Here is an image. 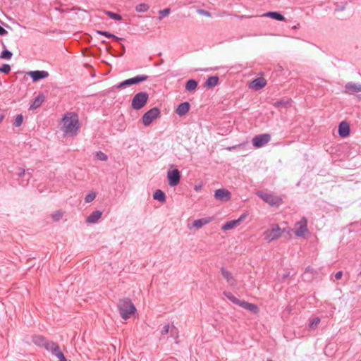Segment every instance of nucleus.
Returning <instances> with one entry per match:
<instances>
[{
    "instance_id": "obj_1",
    "label": "nucleus",
    "mask_w": 361,
    "mask_h": 361,
    "mask_svg": "<svg viewBox=\"0 0 361 361\" xmlns=\"http://www.w3.org/2000/svg\"><path fill=\"white\" fill-rule=\"evenodd\" d=\"M62 121L63 125L62 130L68 136H75L80 128L79 117L75 112H67L64 114Z\"/></svg>"
},
{
    "instance_id": "obj_2",
    "label": "nucleus",
    "mask_w": 361,
    "mask_h": 361,
    "mask_svg": "<svg viewBox=\"0 0 361 361\" xmlns=\"http://www.w3.org/2000/svg\"><path fill=\"white\" fill-rule=\"evenodd\" d=\"M118 309L121 317L126 320L136 311L135 305L130 299H122L118 301Z\"/></svg>"
},
{
    "instance_id": "obj_3",
    "label": "nucleus",
    "mask_w": 361,
    "mask_h": 361,
    "mask_svg": "<svg viewBox=\"0 0 361 361\" xmlns=\"http://www.w3.org/2000/svg\"><path fill=\"white\" fill-rule=\"evenodd\" d=\"M223 294L233 303L240 306L243 309H245L253 313H257L259 312V307L257 305L244 300H240L234 296L231 292L224 291Z\"/></svg>"
},
{
    "instance_id": "obj_4",
    "label": "nucleus",
    "mask_w": 361,
    "mask_h": 361,
    "mask_svg": "<svg viewBox=\"0 0 361 361\" xmlns=\"http://www.w3.org/2000/svg\"><path fill=\"white\" fill-rule=\"evenodd\" d=\"M256 195L271 207H279L283 203L282 198L274 195L273 193H267L259 190L256 192Z\"/></svg>"
},
{
    "instance_id": "obj_5",
    "label": "nucleus",
    "mask_w": 361,
    "mask_h": 361,
    "mask_svg": "<svg viewBox=\"0 0 361 361\" xmlns=\"http://www.w3.org/2000/svg\"><path fill=\"white\" fill-rule=\"evenodd\" d=\"M149 99V94L146 92H140L133 98L131 106L133 109L140 110L143 108Z\"/></svg>"
},
{
    "instance_id": "obj_6",
    "label": "nucleus",
    "mask_w": 361,
    "mask_h": 361,
    "mask_svg": "<svg viewBox=\"0 0 361 361\" xmlns=\"http://www.w3.org/2000/svg\"><path fill=\"white\" fill-rule=\"evenodd\" d=\"M283 233V231L279 227L278 224L274 225L271 228L267 230L264 232L263 235L264 240L267 242L279 238Z\"/></svg>"
},
{
    "instance_id": "obj_7",
    "label": "nucleus",
    "mask_w": 361,
    "mask_h": 361,
    "mask_svg": "<svg viewBox=\"0 0 361 361\" xmlns=\"http://www.w3.org/2000/svg\"><path fill=\"white\" fill-rule=\"evenodd\" d=\"M160 116V110L154 107L147 111L142 117V123L145 126H149L154 119Z\"/></svg>"
},
{
    "instance_id": "obj_8",
    "label": "nucleus",
    "mask_w": 361,
    "mask_h": 361,
    "mask_svg": "<svg viewBox=\"0 0 361 361\" xmlns=\"http://www.w3.org/2000/svg\"><path fill=\"white\" fill-rule=\"evenodd\" d=\"M307 231V220L305 217H302L295 224V235L298 237H303Z\"/></svg>"
},
{
    "instance_id": "obj_9",
    "label": "nucleus",
    "mask_w": 361,
    "mask_h": 361,
    "mask_svg": "<svg viewBox=\"0 0 361 361\" xmlns=\"http://www.w3.org/2000/svg\"><path fill=\"white\" fill-rule=\"evenodd\" d=\"M271 140L269 134H261L256 135L252 139V145L256 148H259L267 144Z\"/></svg>"
},
{
    "instance_id": "obj_10",
    "label": "nucleus",
    "mask_w": 361,
    "mask_h": 361,
    "mask_svg": "<svg viewBox=\"0 0 361 361\" xmlns=\"http://www.w3.org/2000/svg\"><path fill=\"white\" fill-rule=\"evenodd\" d=\"M167 178L170 186L174 187L177 185L180 180V173L178 169H175L172 171H169L167 173Z\"/></svg>"
},
{
    "instance_id": "obj_11",
    "label": "nucleus",
    "mask_w": 361,
    "mask_h": 361,
    "mask_svg": "<svg viewBox=\"0 0 361 361\" xmlns=\"http://www.w3.org/2000/svg\"><path fill=\"white\" fill-rule=\"evenodd\" d=\"M247 216V214L244 213L242 215H240V216L238 219L227 221L226 224H224L222 226L221 229L223 231H228V230L233 229V228L238 226L240 224V223L246 219Z\"/></svg>"
},
{
    "instance_id": "obj_12",
    "label": "nucleus",
    "mask_w": 361,
    "mask_h": 361,
    "mask_svg": "<svg viewBox=\"0 0 361 361\" xmlns=\"http://www.w3.org/2000/svg\"><path fill=\"white\" fill-rule=\"evenodd\" d=\"M214 197L216 200L227 202L230 200L231 194L226 189H218L215 191Z\"/></svg>"
},
{
    "instance_id": "obj_13",
    "label": "nucleus",
    "mask_w": 361,
    "mask_h": 361,
    "mask_svg": "<svg viewBox=\"0 0 361 361\" xmlns=\"http://www.w3.org/2000/svg\"><path fill=\"white\" fill-rule=\"evenodd\" d=\"M32 343L38 347H42L45 349L50 343V341L47 340L44 336L42 335H33L32 336Z\"/></svg>"
},
{
    "instance_id": "obj_14",
    "label": "nucleus",
    "mask_w": 361,
    "mask_h": 361,
    "mask_svg": "<svg viewBox=\"0 0 361 361\" xmlns=\"http://www.w3.org/2000/svg\"><path fill=\"white\" fill-rule=\"evenodd\" d=\"M27 75L32 78L34 82H36L47 78L49 76V73L45 71H34L28 72Z\"/></svg>"
},
{
    "instance_id": "obj_15",
    "label": "nucleus",
    "mask_w": 361,
    "mask_h": 361,
    "mask_svg": "<svg viewBox=\"0 0 361 361\" xmlns=\"http://www.w3.org/2000/svg\"><path fill=\"white\" fill-rule=\"evenodd\" d=\"M267 85V80L264 78H257L253 80L249 87L251 89L259 90L265 87Z\"/></svg>"
},
{
    "instance_id": "obj_16",
    "label": "nucleus",
    "mask_w": 361,
    "mask_h": 361,
    "mask_svg": "<svg viewBox=\"0 0 361 361\" xmlns=\"http://www.w3.org/2000/svg\"><path fill=\"white\" fill-rule=\"evenodd\" d=\"M359 92H361V85L350 82L345 85L344 92L346 94H352Z\"/></svg>"
},
{
    "instance_id": "obj_17",
    "label": "nucleus",
    "mask_w": 361,
    "mask_h": 361,
    "mask_svg": "<svg viewBox=\"0 0 361 361\" xmlns=\"http://www.w3.org/2000/svg\"><path fill=\"white\" fill-rule=\"evenodd\" d=\"M350 131V126L347 122L343 121L339 124L338 134L341 137H345L349 135Z\"/></svg>"
},
{
    "instance_id": "obj_18",
    "label": "nucleus",
    "mask_w": 361,
    "mask_h": 361,
    "mask_svg": "<svg viewBox=\"0 0 361 361\" xmlns=\"http://www.w3.org/2000/svg\"><path fill=\"white\" fill-rule=\"evenodd\" d=\"M190 107V105L189 102H188L180 103L178 106V107L176 110V113L179 116H185L189 111Z\"/></svg>"
},
{
    "instance_id": "obj_19",
    "label": "nucleus",
    "mask_w": 361,
    "mask_h": 361,
    "mask_svg": "<svg viewBox=\"0 0 361 361\" xmlns=\"http://www.w3.org/2000/svg\"><path fill=\"white\" fill-rule=\"evenodd\" d=\"M221 273L223 277L226 280L228 283H229L231 286L235 285V280L230 271H228L225 268L222 267L221 269Z\"/></svg>"
},
{
    "instance_id": "obj_20",
    "label": "nucleus",
    "mask_w": 361,
    "mask_h": 361,
    "mask_svg": "<svg viewBox=\"0 0 361 361\" xmlns=\"http://www.w3.org/2000/svg\"><path fill=\"white\" fill-rule=\"evenodd\" d=\"M213 220V217L202 218L195 220L192 223V226L197 229H200L203 226L209 224Z\"/></svg>"
},
{
    "instance_id": "obj_21",
    "label": "nucleus",
    "mask_w": 361,
    "mask_h": 361,
    "mask_svg": "<svg viewBox=\"0 0 361 361\" xmlns=\"http://www.w3.org/2000/svg\"><path fill=\"white\" fill-rule=\"evenodd\" d=\"M262 16L269 17L272 19L283 21L285 20V17L280 13L276 11H269L262 15Z\"/></svg>"
},
{
    "instance_id": "obj_22",
    "label": "nucleus",
    "mask_w": 361,
    "mask_h": 361,
    "mask_svg": "<svg viewBox=\"0 0 361 361\" xmlns=\"http://www.w3.org/2000/svg\"><path fill=\"white\" fill-rule=\"evenodd\" d=\"M102 213L99 211H94L87 218V222L90 224H95L101 218Z\"/></svg>"
},
{
    "instance_id": "obj_23",
    "label": "nucleus",
    "mask_w": 361,
    "mask_h": 361,
    "mask_svg": "<svg viewBox=\"0 0 361 361\" xmlns=\"http://www.w3.org/2000/svg\"><path fill=\"white\" fill-rule=\"evenodd\" d=\"M44 101V96L42 94H39L37 96L32 104L30 105V109H36L38 107H39L43 102Z\"/></svg>"
},
{
    "instance_id": "obj_24",
    "label": "nucleus",
    "mask_w": 361,
    "mask_h": 361,
    "mask_svg": "<svg viewBox=\"0 0 361 361\" xmlns=\"http://www.w3.org/2000/svg\"><path fill=\"white\" fill-rule=\"evenodd\" d=\"M46 350L51 352L55 356L57 355V353L61 352L59 345L54 341L50 342Z\"/></svg>"
},
{
    "instance_id": "obj_25",
    "label": "nucleus",
    "mask_w": 361,
    "mask_h": 361,
    "mask_svg": "<svg viewBox=\"0 0 361 361\" xmlns=\"http://www.w3.org/2000/svg\"><path fill=\"white\" fill-rule=\"evenodd\" d=\"M169 331L171 332V334H176V336H178V329H176V327L172 326L171 329H170L169 324H166L163 326L161 331V336H164L166 335Z\"/></svg>"
},
{
    "instance_id": "obj_26",
    "label": "nucleus",
    "mask_w": 361,
    "mask_h": 361,
    "mask_svg": "<svg viewBox=\"0 0 361 361\" xmlns=\"http://www.w3.org/2000/svg\"><path fill=\"white\" fill-rule=\"evenodd\" d=\"M219 82V78L217 76H211L209 77L207 81L205 82V86L207 87H213L216 86Z\"/></svg>"
},
{
    "instance_id": "obj_27",
    "label": "nucleus",
    "mask_w": 361,
    "mask_h": 361,
    "mask_svg": "<svg viewBox=\"0 0 361 361\" xmlns=\"http://www.w3.org/2000/svg\"><path fill=\"white\" fill-rule=\"evenodd\" d=\"M97 33H98L99 35H104L108 38H112L113 39H114L116 42H120V41H122L124 39L123 38L118 37L117 36H116L107 31L97 30Z\"/></svg>"
},
{
    "instance_id": "obj_28",
    "label": "nucleus",
    "mask_w": 361,
    "mask_h": 361,
    "mask_svg": "<svg viewBox=\"0 0 361 361\" xmlns=\"http://www.w3.org/2000/svg\"><path fill=\"white\" fill-rule=\"evenodd\" d=\"M149 78V76L147 75H138L135 77L131 78V82L133 85L138 84L140 82L146 81Z\"/></svg>"
},
{
    "instance_id": "obj_29",
    "label": "nucleus",
    "mask_w": 361,
    "mask_h": 361,
    "mask_svg": "<svg viewBox=\"0 0 361 361\" xmlns=\"http://www.w3.org/2000/svg\"><path fill=\"white\" fill-rule=\"evenodd\" d=\"M197 87V82L194 79L188 80L185 84V89L189 92L194 91Z\"/></svg>"
},
{
    "instance_id": "obj_30",
    "label": "nucleus",
    "mask_w": 361,
    "mask_h": 361,
    "mask_svg": "<svg viewBox=\"0 0 361 361\" xmlns=\"http://www.w3.org/2000/svg\"><path fill=\"white\" fill-rule=\"evenodd\" d=\"M153 197L154 200H157L162 202L166 200V195L161 190H157L153 195Z\"/></svg>"
},
{
    "instance_id": "obj_31",
    "label": "nucleus",
    "mask_w": 361,
    "mask_h": 361,
    "mask_svg": "<svg viewBox=\"0 0 361 361\" xmlns=\"http://www.w3.org/2000/svg\"><path fill=\"white\" fill-rule=\"evenodd\" d=\"M149 8V6L145 3H141L135 6V11L138 13L147 12Z\"/></svg>"
},
{
    "instance_id": "obj_32",
    "label": "nucleus",
    "mask_w": 361,
    "mask_h": 361,
    "mask_svg": "<svg viewBox=\"0 0 361 361\" xmlns=\"http://www.w3.org/2000/svg\"><path fill=\"white\" fill-rule=\"evenodd\" d=\"M105 13L107 16H109L111 19H114L116 20H121L122 19V17L121 15L114 13L112 11H105Z\"/></svg>"
},
{
    "instance_id": "obj_33",
    "label": "nucleus",
    "mask_w": 361,
    "mask_h": 361,
    "mask_svg": "<svg viewBox=\"0 0 361 361\" xmlns=\"http://www.w3.org/2000/svg\"><path fill=\"white\" fill-rule=\"evenodd\" d=\"M319 323L320 319L319 317H314L310 322L309 327L310 329H314L317 327Z\"/></svg>"
},
{
    "instance_id": "obj_34",
    "label": "nucleus",
    "mask_w": 361,
    "mask_h": 361,
    "mask_svg": "<svg viewBox=\"0 0 361 361\" xmlns=\"http://www.w3.org/2000/svg\"><path fill=\"white\" fill-rule=\"evenodd\" d=\"M12 56L13 54L10 51L5 49L1 52L0 58L3 59L9 60L11 59Z\"/></svg>"
},
{
    "instance_id": "obj_35",
    "label": "nucleus",
    "mask_w": 361,
    "mask_h": 361,
    "mask_svg": "<svg viewBox=\"0 0 361 361\" xmlns=\"http://www.w3.org/2000/svg\"><path fill=\"white\" fill-rule=\"evenodd\" d=\"M132 85L133 84H132L131 80H130V78H129V79L125 80L124 81L119 83L118 85L116 86V87L118 89H121V88H123L127 86Z\"/></svg>"
},
{
    "instance_id": "obj_36",
    "label": "nucleus",
    "mask_w": 361,
    "mask_h": 361,
    "mask_svg": "<svg viewBox=\"0 0 361 361\" xmlns=\"http://www.w3.org/2000/svg\"><path fill=\"white\" fill-rule=\"evenodd\" d=\"M63 215V213L61 211L58 210V211L54 212L52 214L51 217L54 221H58L62 218Z\"/></svg>"
},
{
    "instance_id": "obj_37",
    "label": "nucleus",
    "mask_w": 361,
    "mask_h": 361,
    "mask_svg": "<svg viewBox=\"0 0 361 361\" xmlns=\"http://www.w3.org/2000/svg\"><path fill=\"white\" fill-rule=\"evenodd\" d=\"M23 121V116L22 114H18L15 118V121L13 123V125L16 127H19L22 125Z\"/></svg>"
},
{
    "instance_id": "obj_38",
    "label": "nucleus",
    "mask_w": 361,
    "mask_h": 361,
    "mask_svg": "<svg viewBox=\"0 0 361 361\" xmlns=\"http://www.w3.org/2000/svg\"><path fill=\"white\" fill-rule=\"evenodd\" d=\"M95 157L98 160L101 161H106L108 159L107 155L101 151L97 152Z\"/></svg>"
},
{
    "instance_id": "obj_39",
    "label": "nucleus",
    "mask_w": 361,
    "mask_h": 361,
    "mask_svg": "<svg viewBox=\"0 0 361 361\" xmlns=\"http://www.w3.org/2000/svg\"><path fill=\"white\" fill-rule=\"evenodd\" d=\"M11 71V66L8 64H4L1 67H0V72L4 73L5 74H8Z\"/></svg>"
},
{
    "instance_id": "obj_40",
    "label": "nucleus",
    "mask_w": 361,
    "mask_h": 361,
    "mask_svg": "<svg viewBox=\"0 0 361 361\" xmlns=\"http://www.w3.org/2000/svg\"><path fill=\"white\" fill-rule=\"evenodd\" d=\"M171 9L169 8L159 11V18L161 19L170 13Z\"/></svg>"
},
{
    "instance_id": "obj_41",
    "label": "nucleus",
    "mask_w": 361,
    "mask_h": 361,
    "mask_svg": "<svg viewBox=\"0 0 361 361\" xmlns=\"http://www.w3.org/2000/svg\"><path fill=\"white\" fill-rule=\"evenodd\" d=\"M96 197V195L94 192L89 193L86 195L85 200L86 202H91Z\"/></svg>"
},
{
    "instance_id": "obj_42",
    "label": "nucleus",
    "mask_w": 361,
    "mask_h": 361,
    "mask_svg": "<svg viewBox=\"0 0 361 361\" xmlns=\"http://www.w3.org/2000/svg\"><path fill=\"white\" fill-rule=\"evenodd\" d=\"M288 104H289V102L288 101L280 100V101H277L274 103V106H276V107L286 106V105Z\"/></svg>"
},
{
    "instance_id": "obj_43",
    "label": "nucleus",
    "mask_w": 361,
    "mask_h": 361,
    "mask_svg": "<svg viewBox=\"0 0 361 361\" xmlns=\"http://www.w3.org/2000/svg\"><path fill=\"white\" fill-rule=\"evenodd\" d=\"M314 272V270L311 267H307L305 269V271L304 273V276H307L308 274H313Z\"/></svg>"
},
{
    "instance_id": "obj_44",
    "label": "nucleus",
    "mask_w": 361,
    "mask_h": 361,
    "mask_svg": "<svg viewBox=\"0 0 361 361\" xmlns=\"http://www.w3.org/2000/svg\"><path fill=\"white\" fill-rule=\"evenodd\" d=\"M75 10H80V8H77V7H73L71 8H63V9L60 10V13H68L71 11H75Z\"/></svg>"
},
{
    "instance_id": "obj_45",
    "label": "nucleus",
    "mask_w": 361,
    "mask_h": 361,
    "mask_svg": "<svg viewBox=\"0 0 361 361\" xmlns=\"http://www.w3.org/2000/svg\"><path fill=\"white\" fill-rule=\"evenodd\" d=\"M198 13L204 16L211 17V13L207 11L200 9L198 10Z\"/></svg>"
},
{
    "instance_id": "obj_46",
    "label": "nucleus",
    "mask_w": 361,
    "mask_h": 361,
    "mask_svg": "<svg viewBox=\"0 0 361 361\" xmlns=\"http://www.w3.org/2000/svg\"><path fill=\"white\" fill-rule=\"evenodd\" d=\"M342 276H343V271H339L336 272V274H335L336 280L341 279Z\"/></svg>"
},
{
    "instance_id": "obj_47",
    "label": "nucleus",
    "mask_w": 361,
    "mask_h": 361,
    "mask_svg": "<svg viewBox=\"0 0 361 361\" xmlns=\"http://www.w3.org/2000/svg\"><path fill=\"white\" fill-rule=\"evenodd\" d=\"M8 34L7 30H6L3 27L0 25V35L4 36Z\"/></svg>"
},
{
    "instance_id": "obj_48",
    "label": "nucleus",
    "mask_w": 361,
    "mask_h": 361,
    "mask_svg": "<svg viewBox=\"0 0 361 361\" xmlns=\"http://www.w3.org/2000/svg\"><path fill=\"white\" fill-rule=\"evenodd\" d=\"M56 357L59 360V361H61L65 358V356L61 351L60 353H57V355Z\"/></svg>"
},
{
    "instance_id": "obj_49",
    "label": "nucleus",
    "mask_w": 361,
    "mask_h": 361,
    "mask_svg": "<svg viewBox=\"0 0 361 361\" xmlns=\"http://www.w3.org/2000/svg\"><path fill=\"white\" fill-rule=\"evenodd\" d=\"M25 169H20V171L18 173L19 177H23L25 175Z\"/></svg>"
},
{
    "instance_id": "obj_50",
    "label": "nucleus",
    "mask_w": 361,
    "mask_h": 361,
    "mask_svg": "<svg viewBox=\"0 0 361 361\" xmlns=\"http://www.w3.org/2000/svg\"><path fill=\"white\" fill-rule=\"evenodd\" d=\"M299 27H300V24H299V23H298L296 25H294V26L293 27V29H298V28H299Z\"/></svg>"
},
{
    "instance_id": "obj_51",
    "label": "nucleus",
    "mask_w": 361,
    "mask_h": 361,
    "mask_svg": "<svg viewBox=\"0 0 361 361\" xmlns=\"http://www.w3.org/2000/svg\"><path fill=\"white\" fill-rule=\"evenodd\" d=\"M235 16H236V17H238V18H239L240 19L246 17L245 16H236V15H235Z\"/></svg>"
},
{
    "instance_id": "obj_52",
    "label": "nucleus",
    "mask_w": 361,
    "mask_h": 361,
    "mask_svg": "<svg viewBox=\"0 0 361 361\" xmlns=\"http://www.w3.org/2000/svg\"><path fill=\"white\" fill-rule=\"evenodd\" d=\"M3 119H4V116L0 114V123L2 122Z\"/></svg>"
},
{
    "instance_id": "obj_53",
    "label": "nucleus",
    "mask_w": 361,
    "mask_h": 361,
    "mask_svg": "<svg viewBox=\"0 0 361 361\" xmlns=\"http://www.w3.org/2000/svg\"><path fill=\"white\" fill-rule=\"evenodd\" d=\"M200 188H201V186H197V185H195V190L196 191H197Z\"/></svg>"
},
{
    "instance_id": "obj_54",
    "label": "nucleus",
    "mask_w": 361,
    "mask_h": 361,
    "mask_svg": "<svg viewBox=\"0 0 361 361\" xmlns=\"http://www.w3.org/2000/svg\"><path fill=\"white\" fill-rule=\"evenodd\" d=\"M61 9H62V8H60V7H56V10L59 11V12H60V10H61Z\"/></svg>"
},
{
    "instance_id": "obj_55",
    "label": "nucleus",
    "mask_w": 361,
    "mask_h": 361,
    "mask_svg": "<svg viewBox=\"0 0 361 361\" xmlns=\"http://www.w3.org/2000/svg\"><path fill=\"white\" fill-rule=\"evenodd\" d=\"M164 63V60H163V59H161V60L159 61V64H161V63Z\"/></svg>"
},
{
    "instance_id": "obj_56",
    "label": "nucleus",
    "mask_w": 361,
    "mask_h": 361,
    "mask_svg": "<svg viewBox=\"0 0 361 361\" xmlns=\"http://www.w3.org/2000/svg\"><path fill=\"white\" fill-rule=\"evenodd\" d=\"M122 50L124 51H125V47L123 45H122Z\"/></svg>"
},
{
    "instance_id": "obj_57",
    "label": "nucleus",
    "mask_w": 361,
    "mask_h": 361,
    "mask_svg": "<svg viewBox=\"0 0 361 361\" xmlns=\"http://www.w3.org/2000/svg\"><path fill=\"white\" fill-rule=\"evenodd\" d=\"M313 276L308 277L309 280H311Z\"/></svg>"
},
{
    "instance_id": "obj_58",
    "label": "nucleus",
    "mask_w": 361,
    "mask_h": 361,
    "mask_svg": "<svg viewBox=\"0 0 361 361\" xmlns=\"http://www.w3.org/2000/svg\"><path fill=\"white\" fill-rule=\"evenodd\" d=\"M61 361H67V360H66V357H65L63 360H61Z\"/></svg>"
}]
</instances>
